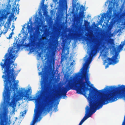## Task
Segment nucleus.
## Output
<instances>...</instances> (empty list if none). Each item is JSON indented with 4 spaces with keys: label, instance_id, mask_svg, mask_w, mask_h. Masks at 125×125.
Returning a JSON list of instances; mask_svg holds the SVG:
<instances>
[{
    "label": "nucleus",
    "instance_id": "30",
    "mask_svg": "<svg viewBox=\"0 0 125 125\" xmlns=\"http://www.w3.org/2000/svg\"><path fill=\"white\" fill-rule=\"evenodd\" d=\"M7 31H8V30H7L6 31L4 32V34H5V33H6V32H7Z\"/></svg>",
    "mask_w": 125,
    "mask_h": 125
},
{
    "label": "nucleus",
    "instance_id": "32",
    "mask_svg": "<svg viewBox=\"0 0 125 125\" xmlns=\"http://www.w3.org/2000/svg\"><path fill=\"white\" fill-rule=\"evenodd\" d=\"M20 71V70H18L17 71V73H18Z\"/></svg>",
    "mask_w": 125,
    "mask_h": 125
},
{
    "label": "nucleus",
    "instance_id": "1",
    "mask_svg": "<svg viewBox=\"0 0 125 125\" xmlns=\"http://www.w3.org/2000/svg\"><path fill=\"white\" fill-rule=\"evenodd\" d=\"M18 44L16 46H13L10 49L8 52L4 56L5 58L2 60L4 62H0V65L1 66L2 70H3V73L4 74L2 76V78L5 80L4 82H5V90L3 94L4 99V103L5 104H7L9 103L10 99L11 93L13 91L14 93L12 100L10 104V106L13 108L16 106V102L19 100L20 97L22 98L24 97L23 99L25 101H30L32 100L31 97L29 96L28 93L31 94L32 92L31 88H28V90H25L24 89L21 88V92L18 90V88L16 86L19 83V81L17 80L15 83V77L14 75L15 72L14 68H15V64L12 65H14L11 67V65L13 63L15 60L14 58L15 57V52L18 50L15 49L18 48Z\"/></svg>",
    "mask_w": 125,
    "mask_h": 125
},
{
    "label": "nucleus",
    "instance_id": "31",
    "mask_svg": "<svg viewBox=\"0 0 125 125\" xmlns=\"http://www.w3.org/2000/svg\"><path fill=\"white\" fill-rule=\"evenodd\" d=\"M12 27L13 28V29L12 30V31H13V30H14V28H15V27L13 25H12Z\"/></svg>",
    "mask_w": 125,
    "mask_h": 125
},
{
    "label": "nucleus",
    "instance_id": "39",
    "mask_svg": "<svg viewBox=\"0 0 125 125\" xmlns=\"http://www.w3.org/2000/svg\"><path fill=\"white\" fill-rule=\"evenodd\" d=\"M24 29L23 28H22V29L23 30Z\"/></svg>",
    "mask_w": 125,
    "mask_h": 125
},
{
    "label": "nucleus",
    "instance_id": "27",
    "mask_svg": "<svg viewBox=\"0 0 125 125\" xmlns=\"http://www.w3.org/2000/svg\"><path fill=\"white\" fill-rule=\"evenodd\" d=\"M110 24L112 25L113 24V22H112V21H110L109 23Z\"/></svg>",
    "mask_w": 125,
    "mask_h": 125
},
{
    "label": "nucleus",
    "instance_id": "22",
    "mask_svg": "<svg viewBox=\"0 0 125 125\" xmlns=\"http://www.w3.org/2000/svg\"><path fill=\"white\" fill-rule=\"evenodd\" d=\"M45 0H42V2L41 3V4L42 6H44V1Z\"/></svg>",
    "mask_w": 125,
    "mask_h": 125
},
{
    "label": "nucleus",
    "instance_id": "3",
    "mask_svg": "<svg viewBox=\"0 0 125 125\" xmlns=\"http://www.w3.org/2000/svg\"><path fill=\"white\" fill-rule=\"evenodd\" d=\"M80 74V72H78L75 74L74 76H71L70 78L67 81V83L62 90V93L66 94L69 90L73 89L76 91L78 94L85 95L86 94L85 91L90 90L85 87V83H87L89 79L86 74L83 73L82 77L77 81V78L79 77Z\"/></svg>",
    "mask_w": 125,
    "mask_h": 125
},
{
    "label": "nucleus",
    "instance_id": "41",
    "mask_svg": "<svg viewBox=\"0 0 125 125\" xmlns=\"http://www.w3.org/2000/svg\"><path fill=\"white\" fill-rule=\"evenodd\" d=\"M74 1V0H73V2Z\"/></svg>",
    "mask_w": 125,
    "mask_h": 125
},
{
    "label": "nucleus",
    "instance_id": "26",
    "mask_svg": "<svg viewBox=\"0 0 125 125\" xmlns=\"http://www.w3.org/2000/svg\"><path fill=\"white\" fill-rule=\"evenodd\" d=\"M11 18V16H10L9 17V19L8 20H9L10 21V20H11L10 19Z\"/></svg>",
    "mask_w": 125,
    "mask_h": 125
},
{
    "label": "nucleus",
    "instance_id": "40",
    "mask_svg": "<svg viewBox=\"0 0 125 125\" xmlns=\"http://www.w3.org/2000/svg\"><path fill=\"white\" fill-rule=\"evenodd\" d=\"M113 1V0H112V1Z\"/></svg>",
    "mask_w": 125,
    "mask_h": 125
},
{
    "label": "nucleus",
    "instance_id": "28",
    "mask_svg": "<svg viewBox=\"0 0 125 125\" xmlns=\"http://www.w3.org/2000/svg\"><path fill=\"white\" fill-rule=\"evenodd\" d=\"M15 0V1L14 2V3L15 4H16V2L15 1H19L20 0Z\"/></svg>",
    "mask_w": 125,
    "mask_h": 125
},
{
    "label": "nucleus",
    "instance_id": "9",
    "mask_svg": "<svg viewBox=\"0 0 125 125\" xmlns=\"http://www.w3.org/2000/svg\"><path fill=\"white\" fill-rule=\"evenodd\" d=\"M0 125H5V117L3 114H0Z\"/></svg>",
    "mask_w": 125,
    "mask_h": 125
},
{
    "label": "nucleus",
    "instance_id": "7",
    "mask_svg": "<svg viewBox=\"0 0 125 125\" xmlns=\"http://www.w3.org/2000/svg\"><path fill=\"white\" fill-rule=\"evenodd\" d=\"M118 55V54L116 53L115 55L113 56L111 58H108L107 59L104 60V63H107V61H108L109 62H112L113 63V64L117 63L119 61L117 60Z\"/></svg>",
    "mask_w": 125,
    "mask_h": 125
},
{
    "label": "nucleus",
    "instance_id": "25",
    "mask_svg": "<svg viewBox=\"0 0 125 125\" xmlns=\"http://www.w3.org/2000/svg\"><path fill=\"white\" fill-rule=\"evenodd\" d=\"M42 53L41 52H39L38 53V55L39 57H41V56Z\"/></svg>",
    "mask_w": 125,
    "mask_h": 125
},
{
    "label": "nucleus",
    "instance_id": "14",
    "mask_svg": "<svg viewBox=\"0 0 125 125\" xmlns=\"http://www.w3.org/2000/svg\"><path fill=\"white\" fill-rule=\"evenodd\" d=\"M77 0H75L74 1V4H73V8H75L77 6V5L75 4L77 1Z\"/></svg>",
    "mask_w": 125,
    "mask_h": 125
},
{
    "label": "nucleus",
    "instance_id": "36",
    "mask_svg": "<svg viewBox=\"0 0 125 125\" xmlns=\"http://www.w3.org/2000/svg\"><path fill=\"white\" fill-rule=\"evenodd\" d=\"M9 6L10 7H11V5H10V4L9 5Z\"/></svg>",
    "mask_w": 125,
    "mask_h": 125
},
{
    "label": "nucleus",
    "instance_id": "6",
    "mask_svg": "<svg viewBox=\"0 0 125 125\" xmlns=\"http://www.w3.org/2000/svg\"><path fill=\"white\" fill-rule=\"evenodd\" d=\"M97 101L91 102L90 107L88 106L86 108L85 114V116L80 122L78 125H81L88 118L91 116L97 110L99 109L102 107V105L99 104Z\"/></svg>",
    "mask_w": 125,
    "mask_h": 125
},
{
    "label": "nucleus",
    "instance_id": "38",
    "mask_svg": "<svg viewBox=\"0 0 125 125\" xmlns=\"http://www.w3.org/2000/svg\"><path fill=\"white\" fill-rule=\"evenodd\" d=\"M58 104H59V103H57V105H57Z\"/></svg>",
    "mask_w": 125,
    "mask_h": 125
},
{
    "label": "nucleus",
    "instance_id": "8",
    "mask_svg": "<svg viewBox=\"0 0 125 125\" xmlns=\"http://www.w3.org/2000/svg\"><path fill=\"white\" fill-rule=\"evenodd\" d=\"M84 9L85 8L83 5H82L80 7L79 13V17L80 19H82L85 16V15L84 14Z\"/></svg>",
    "mask_w": 125,
    "mask_h": 125
},
{
    "label": "nucleus",
    "instance_id": "29",
    "mask_svg": "<svg viewBox=\"0 0 125 125\" xmlns=\"http://www.w3.org/2000/svg\"><path fill=\"white\" fill-rule=\"evenodd\" d=\"M73 62H72L71 64H70V65H73Z\"/></svg>",
    "mask_w": 125,
    "mask_h": 125
},
{
    "label": "nucleus",
    "instance_id": "20",
    "mask_svg": "<svg viewBox=\"0 0 125 125\" xmlns=\"http://www.w3.org/2000/svg\"><path fill=\"white\" fill-rule=\"evenodd\" d=\"M19 5L18 4H17V6L18 7V11H17V13L18 14L19 13V10H20V9L19 8Z\"/></svg>",
    "mask_w": 125,
    "mask_h": 125
},
{
    "label": "nucleus",
    "instance_id": "24",
    "mask_svg": "<svg viewBox=\"0 0 125 125\" xmlns=\"http://www.w3.org/2000/svg\"><path fill=\"white\" fill-rule=\"evenodd\" d=\"M109 42L111 44H114L113 42L111 41H109Z\"/></svg>",
    "mask_w": 125,
    "mask_h": 125
},
{
    "label": "nucleus",
    "instance_id": "19",
    "mask_svg": "<svg viewBox=\"0 0 125 125\" xmlns=\"http://www.w3.org/2000/svg\"><path fill=\"white\" fill-rule=\"evenodd\" d=\"M57 108H58L57 105H56L54 109V111L55 112L58 111V110L57 109Z\"/></svg>",
    "mask_w": 125,
    "mask_h": 125
},
{
    "label": "nucleus",
    "instance_id": "16",
    "mask_svg": "<svg viewBox=\"0 0 125 125\" xmlns=\"http://www.w3.org/2000/svg\"><path fill=\"white\" fill-rule=\"evenodd\" d=\"M13 34V31H12L11 32L10 34V35H9V37L8 38H7V39H10L12 35Z\"/></svg>",
    "mask_w": 125,
    "mask_h": 125
},
{
    "label": "nucleus",
    "instance_id": "5",
    "mask_svg": "<svg viewBox=\"0 0 125 125\" xmlns=\"http://www.w3.org/2000/svg\"><path fill=\"white\" fill-rule=\"evenodd\" d=\"M30 37L29 41L27 46L29 47L30 51L32 52H33L34 48H35V46L39 50L42 48L46 47V49L50 51L54 50L56 48V43L54 41H50L41 36L39 38L37 39L38 42H35L33 34H30Z\"/></svg>",
    "mask_w": 125,
    "mask_h": 125
},
{
    "label": "nucleus",
    "instance_id": "10",
    "mask_svg": "<svg viewBox=\"0 0 125 125\" xmlns=\"http://www.w3.org/2000/svg\"><path fill=\"white\" fill-rule=\"evenodd\" d=\"M63 96V98H64L65 97H66V94L62 93L61 94L60 93H58L56 95V97L57 98H60L61 96Z\"/></svg>",
    "mask_w": 125,
    "mask_h": 125
},
{
    "label": "nucleus",
    "instance_id": "17",
    "mask_svg": "<svg viewBox=\"0 0 125 125\" xmlns=\"http://www.w3.org/2000/svg\"><path fill=\"white\" fill-rule=\"evenodd\" d=\"M63 49L62 50V52L63 53L66 49L65 44H64V46L63 47Z\"/></svg>",
    "mask_w": 125,
    "mask_h": 125
},
{
    "label": "nucleus",
    "instance_id": "12",
    "mask_svg": "<svg viewBox=\"0 0 125 125\" xmlns=\"http://www.w3.org/2000/svg\"><path fill=\"white\" fill-rule=\"evenodd\" d=\"M17 9L16 8H12V10L11 11V13L12 15H14L15 11L16 10V12H17Z\"/></svg>",
    "mask_w": 125,
    "mask_h": 125
},
{
    "label": "nucleus",
    "instance_id": "37",
    "mask_svg": "<svg viewBox=\"0 0 125 125\" xmlns=\"http://www.w3.org/2000/svg\"><path fill=\"white\" fill-rule=\"evenodd\" d=\"M110 13H112V11H110Z\"/></svg>",
    "mask_w": 125,
    "mask_h": 125
},
{
    "label": "nucleus",
    "instance_id": "18",
    "mask_svg": "<svg viewBox=\"0 0 125 125\" xmlns=\"http://www.w3.org/2000/svg\"><path fill=\"white\" fill-rule=\"evenodd\" d=\"M64 0H59V4L60 5H62L64 3Z\"/></svg>",
    "mask_w": 125,
    "mask_h": 125
},
{
    "label": "nucleus",
    "instance_id": "33",
    "mask_svg": "<svg viewBox=\"0 0 125 125\" xmlns=\"http://www.w3.org/2000/svg\"><path fill=\"white\" fill-rule=\"evenodd\" d=\"M115 0H114V4H115V3H116V2H115Z\"/></svg>",
    "mask_w": 125,
    "mask_h": 125
},
{
    "label": "nucleus",
    "instance_id": "35",
    "mask_svg": "<svg viewBox=\"0 0 125 125\" xmlns=\"http://www.w3.org/2000/svg\"><path fill=\"white\" fill-rule=\"evenodd\" d=\"M8 28H9L10 27V26H9V25H8Z\"/></svg>",
    "mask_w": 125,
    "mask_h": 125
},
{
    "label": "nucleus",
    "instance_id": "23",
    "mask_svg": "<svg viewBox=\"0 0 125 125\" xmlns=\"http://www.w3.org/2000/svg\"><path fill=\"white\" fill-rule=\"evenodd\" d=\"M29 24V23L28 22V24L27 25V27L28 29L29 30H30V29L31 27L30 26L28 25Z\"/></svg>",
    "mask_w": 125,
    "mask_h": 125
},
{
    "label": "nucleus",
    "instance_id": "15",
    "mask_svg": "<svg viewBox=\"0 0 125 125\" xmlns=\"http://www.w3.org/2000/svg\"><path fill=\"white\" fill-rule=\"evenodd\" d=\"M35 102L36 103V105L38 107H39L40 105L39 101L37 100V99H36V100L35 101Z\"/></svg>",
    "mask_w": 125,
    "mask_h": 125
},
{
    "label": "nucleus",
    "instance_id": "13",
    "mask_svg": "<svg viewBox=\"0 0 125 125\" xmlns=\"http://www.w3.org/2000/svg\"><path fill=\"white\" fill-rule=\"evenodd\" d=\"M112 64H113V63L112 62H109L108 63H107V64L105 66V68H107L109 67V65H111Z\"/></svg>",
    "mask_w": 125,
    "mask_h": 125
},
{
    "label": "nucleus",
    "instance_id": "4",
    "mask_svg": "<svg viewBox=\"0 0 125 125\" xmlns=\"http://www.w3.org/2000/svg\"><path fill=\"white\" fill-rule=\"evenodd\" d=\"M42 82L41 94L42 96L46 98L42 103L40 109L35 110V115L33 123L31 125H34L36 122L40 121L41 119V118L40 116L42 112L43 114L46 112H48L50 111L52 108L51 105L52 100L50 98L48 100L47 98L48 97L49 79H42Z\"/></svg>",
    "mask_w": 125,
    "mask_h": 125
},
{
    "label": "nucleus",
    "instance_id": "2",
    "mask_svg": "<svg viewBox=\"0 0 125 125\" xmlns=\"http://www.w3.org/2000/svg\"><path fill=\"white\" fill-rule=\"evenodd\" d=\"M101 45V43L100 40H98L91 46V52L89 54V57L87 58L85 63L83 65V67L80 69V72L82 73L83 69H86L85 71L83 72L81 78L83 73H85L86 76L89 79L87 83H85V87L87 86H90L88 83H90L89 81V78L88 77V69L89 68V64L92 61L91 59L95 53L98 52L100 49ZM80 78L79 79V80ZM90 90L85 91L86 96V91L89 90V93L88 96V98L89 100V106L90 103L92 101H97L100 104L103 105L109 103H112L116 101L120 98H123L125 100V86L123 85L119 87H111L109 89L107 88H105L104 89L98 90L96 88H94L93 90L89 88Z\"/></svg>",
    "mask_w": 125,
    "mask_h": 125
},
{
    "label": "nucleus",
    "instance_id": "21",
    "mask_svg": "<svg viewBox=\"0 0 125 125\" xmlns=\"http://www.w3.org/2000/svg\"><path fill=\"white\" fill-rule=\"evenodd\" d=\"M77 4L78 5V7L76 8V10H78L79 9V8L80 7V4H79L78 3H77Z\"/></svg>",
    "mask_w": 125,
    "mask_h": 125
},
{
    "label": "nucleus",
    "instance_id": "34",
    "mask_svg": "<svg viewBox=\"0 0 125 125\" xmlns=\"http://www.w3.org/2000/svg\"><path fill=\"white\" fill-rule=\"evenodd\" d=\"M112 48V46H111L110 47V49H111Z\"/></svg>",
    "mask_w": 125,
    "mask_h": 125
},
{
    "label": "nucleus",
    "instance_id": "11",
    "mask_svg": "<svg viewBox=\"0 0 125 125\" xmlns=\"http://www.w3.org/2000/svg\"><path fill=\"white\" fill-rule=\"evenodd\" d=\"M104 16L102 15V17L104 19V18H106V17H109L110 15L109 12H108L107 13H104Z\"/></svg>",
    "mask_w": 125,
    "mask_h": 125
}]
</instances>
